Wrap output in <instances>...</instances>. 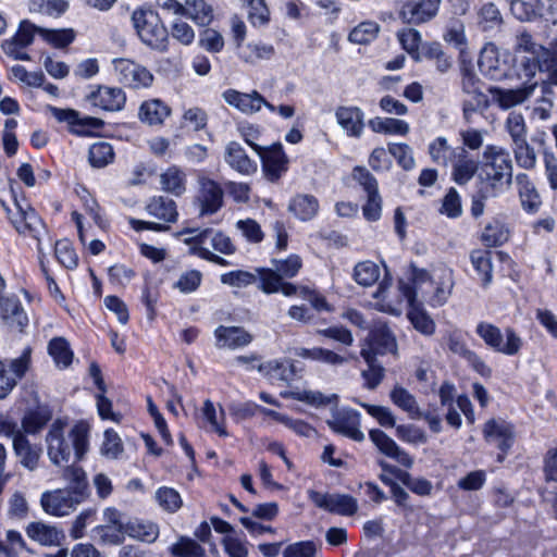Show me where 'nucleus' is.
I'll return each instance as SVG.
<instances>
[{"instance_id":"obj_34","label":"nucleus","mask_w":557,"mask_h":557,"mask_svg":"<svg viewBox=\"0 0 557 557\" xmlns=\"http://www.w3.org/2000/svg\"><path fill=\"white\" fill-rule=\"evenodd\" d=\"M448 348L451 352L459 355L467 360V362L482 376L491 375V368L474 351L468 349L466 344L458 336H449Z\"/></svg>"},{"instance_id":"obj_50","label":"nucleus","mask_w":557,"mask_h":557,"mask_svg":"<svg viewBox=\"0 0 557 557\" xmlns=\"http://www.w3.org/2000/svg\"><path fill=\"white\" fill-rule=\"evenodd\" d=\"M63 476L70 484L67 490H71L84 500L87 497L88 490L85 471L81 467L70 466L65 468Z\"/></svg>"},{"instance_id":"obj_52","label":"nucleus","mask_w":557,"mask_h":557,"mask_svg":"<svg viewBox=\"0 0 557 557\" xmlns=\"http://www.w3.org/2000/svg\"><path fill=\"white\" fill-rule=\"evenodd\" d=\"M262 412L269 417H272L277 422L284 424L288 429L293 430L298 435L310 437L315 433V430L310 424L302 420L292 419L285 414L267 408H262Z\"/></svg>"},{"instance_id":"obj_59","label":"nucleus","mask_w":557,"mask_h":557,"mask_svg":"<svg viewBox=\"0 0 557 557\" xmlns=\"http://www.w3.org/2000/svg\"><path fill=\"white\" fill-rule=\"evenodd\" d=\"M398 40L403 48L417 62L421 61V53L419 46L421 44V35L414 28H406L397 34Z\"/></svg>"},{"instance_id":"obj_5","label":"nucleus","mask_w":557,"mask_h":557,"mask_svg":"<svg viewBox=\"0 0 557 557\" xmlns=\"http://www.w3.org/2000/svg\"><path fill=\"white\" fill-rule=\"evenodd\" d=\"M131 20L143 44L160 52L168 50L169 33L158 13L149 9H137Z\"/></svg>"},{"instance_id":"obj_20","label":"nucleus","mask_w":557,"mask_h":557,"mask_svg":"<svg viewBox=\"0 0 557 557\" xmlns=\"http://www.w3.org/2000/svg\"><path fill=\"white\" fill-rule=\"evenodd\" d=\"M50 110L59 122H66L71 131L77 135H90L92 129L103 125L102 120L91 116L79 117L78 112L72 109L51 108Z\"/></svg>"},{"instance_id":"obj_55","label":"nucleus","mask_w":557,"mask_h":557,"mask_svg":"<svg viewBox=\"0 0 557 557\" xmlns=\"http://www.w3.org/2000/svg\"><path fill=\"white\" fill-rule=\"evenodd\" d=\"M48 350L58 367L66 368L72 363L73 352L63 337L51 339Z\"/></svg>"},{"instance_id":"obj_2","label":"nucleus","mask_w":557,"mask_h":557,"mask_svg":"<svg viewBox=\"0 0 557 557\" xmlns=\"http://www.w3.org/2000/svg\"><path fill=\"white\" fill-rule=\"evenodd\" d=\"M1 206L5 210L11 223L20 234L29 235L38 242L39 261L41 270L46 276L49 290L53 295L60 294V289L55 281L48 274V271L44 264L45 255L42 252L40 242L41 235L46 233V227L42 220L33 208H30L28 205L23 207L16 199L13 201L14 210L8 207L4 201H1Z\"/></svg>"},{"instance_id":"obj_3","label":"nucleus","mask_w":557,"mask_h":557,"mask_svg":"<svg viewBox=\"0 0 557 557\" xmlns=\"http://www.w3.org/2000/svg\"><path fill=\"white\" fill-rule=\"evenodd\" d=\"M407 284L417 290V298L433 307L442 306L451 293L453 273L448 269H443L436 276L431 277L425 270L411 265L410 283Z\"/></svg>"},{"instance_id":"obj_56","label":"nucleus","mask_w":557,"mask_h":557,"mask_svg":"<svg viewBox=\"0 0 557 557\" xmlns=\"http://www.w3.org/2000/svg\"><path fill=\"white\" fill-rule=\"evenodd\" d=\"M471 262L478 273L482 276L484 286L492 282V260L491 251L488 250H473L470 256Z\"/></svg>"},{"instance_id":"obj_24","label":"nucleus","mask_w":557,"mask_h":557,"mask_svg":"<svg viewBox=\"0 0 557 557\" xmlns=\"http://www.w3.org/2000/svg\"><path fill=\"white\" fill-rule=\"evenodd\" d=\"M369 437L377 449L385 456L395 459L401 466L411 468L413 465L412 457L403 450L396 442L379 429L371 430Z\"/></svg>"},{"instance_id":"obj_51","label":"nucleus","mask_w":557,"mask_h":557,"mask_svg":"<svg viewBox=\"0 0 557 557\" xmlns=\"http://www.w3.org/2000/svg\"><path fill=\"white\" fill-rule=\"evenodd\" d=\"M185 7L187 9L185 16L191 18L196 24L207 26L211 23L213 9L205 0H187Z\"/></svg>"},{"instance_id":"obj_14","label":"nucleus","mask_w":557,"mask_h":557,"mask_svg":"<svg viewBox=\"0 0 557 557\" xmlns=\"http://www.w3.org/2000/svg\"><path fill=\"white\" fill-rule=\"evenodd\" d=\"M483 436L488 444L495 445L502 451L497 461L503 462L515 441L513 426L505 420L491 419L484 424Z\"/></svg>"},{"instance_id":"obj_36","label":"nucleus","mask_w":557,"mask_h":557,"mask_svg":"<svg viewBox=\"0 0 557 557\" xmlns=\"http://www.w3.org/2000/svg\"><path fill=\"white\" fill-rule=\"evenodd\" d=\"M161 189L176 197L186 191V173L178 166H169L160 174Z\"/></svg>"},{"instance_id":"obj_42","label":"nucleus","mask_w":557,"mask_h":557,"mask_svg":"<svg viewBox=\"0 0 557 557\" xmlns=\"http://www.w3.org/2000/svg\"><path fill=\"white\" fill-rule=\"evenodd\" d=\"M389 397L393 404L406 411L410 418L420 419L422 417V411H420L416 397L405 387L400 385L394 386Z\"/></svg>"},{"instance_id":"obj_4","label":"nucleus","mask_w":557,"mask_h":557,"mask_svg":"<svg viewBox=\"0 0 557 557\" xmlns=\"http://www.w3.org/2000/svg\"><path fill=\"white\" fill-rule=\"evenodd\" d=\"M512 160L507 149L487 145L483 151L482 177L493 190L512 184Z\"/></svg>"},{"instance_id":"obj_22","label":"nucleus","mask_w":557,"mask_h":557,"mask_svg":"<svg viewBox=\"0 0 557 557\" xmlns=\"http://www.w3.org/2000/svg\"><path fill=\"white\" fill-rule=\"evenodd\" d=\"M335 119L343 132L354 138H359L364 129V114L360 108L339 106L335 110Z\"/></svg>"},{"instance_id":"obj_64","label":"nucleus","mask_w":557,"mask_h":557,"mask_svg":"<svg viewBox=\"0 0 557 557\" xmlns=\"http://www.w3.org/2000/svg\"><path fill=\"white\" fill-rule=\"evenodd\" d=\"M481 239L487 247L500 246L508 239V231L499 222L490 223L484 227Z\"/></svg>"},{"instance_id":"obj_29","label":"nucleus","mask_w":557,"mask_h":557,"mask_svg":"<svg viewBox=\"0 0 557 557\" xmlns=\"http://www.w3.org/2000/svg\"><path fill=\"white\" fill-rule=\"evenodd\" d=\"M515 181L523 210L528 213L537 212L542 205V200L529 175L525 173H519L516 175Z\"/></svg>"},{"instance_id":"obj_54","label":"nucleus","mask_w":557,"mask_h":557,"mask_svg":"<svg viewBox=\"0 0 557 557\" xmlns=\"http://www.w3.org/2000/svg\"><path fill=\"white\" fill-rule=\"evenodd\" d=\"M89 162L94 168H104L114 159L112 146L107 141H98L89 148Z\"/></svg>"},{"instance_id":"obj_25","label":"nucleus","mask_w":557,"mask_h":557,"mask_svg":"<svg viewBox=\"0 0 557 557\" xmlns=\"http://www.w3.org/2000/svg\"><path fill=\"white\" fill-rule=\"evenodd\" d=\"M361 350H370V354L376 358L377 356H383L388 352L395 354L397 344L391 330L385 325H380L371 331L369 343L367 347H362Z\"/></svg>"},{"instance_id":"obj_15","label":"nucleus","mask_w":557,"mask_h":557,"mask_svg":"<svg viewBox=\"0 0 557 557\" xmlns=\"http://www.w3.org/2000/svg\"><path fill=\"white\" fill-rule=\"evenodd\" d=\"M478 65L481 73L493 81H502L507 77L509 65L503 58L499 49L492 42H487L481 49Z\"/></svg>"},{"instance_id":"obj_8","label":"nucleus","mask_w":557,"mask_h":557,"mask_svg":"<svg viewBox=\"0 0 557 557\" xmlns=\"http://www.w3.org/2000/svg\"><path fill=\"white\" fill-rule=\"evenodd\" d=\"M198 190L194 198V205L199 210V215H212L224 205V190L214 180L200 175L198 177Z\"/></svg>"},{"instance_id":"obj_49","label":"nucleus","mask_w":557,"mask_h":557,"mask_svg":"<svg viewBox=\"0 0 557 557\" xmlns=\"http://www.w3.org/2000/svg\"><path fill=\"white\" fill-rule=\"evenodd\" d=\"M274 55V47L268 44H247L239 52V58L249 64H256L260 60H269Z\"/></svg>"},{"instance_id":"obj_28","label":"nucleus","mask_w":557,"mask_h":557,"mask_svg":"<svg viewBox=\"0 0 557 557\" xmlns=\"http://www.w3.org/2000/svg\"><path fill=\"white\" fill-rule=\"evenodd\" d=\"M258 371L268 376L270 380H278L285 383H290L298 376V369L292 360H272L265 363L258 364Z\"/></svg>"},{"instance_id":"obj_19","label":"nucleus","mask_w":557,"mask_h":557,"mask_svg":"<svg viewBox=\"0 0 557 557\" xmlns=\"http://www.w3.org/2000/svg\"><path fill=\"white\" fill-rule=\"evenodd\" d=\"M30 348L24 349L18 358L11 360L10 369L5 364L0 366V399L5 398L17 381L21 380L29 368Z\"/></svg>"},{"instance_id":"obj_63","label":"nucleus","mask_w":557,"mask_h":557,"mask_svg":"<svg viewBox=\"0 0 557 557\" xmlns=\"http://www.w3.org/2000/svg\"><path fill=\"white\" fill-rule=\"evenodd\" d=\"M38 34L55 48H64L69 46L75 38L73 29H47L38 28Z\"/></svg>"},{"instance_id":"obj_37","label":"nucleus","mask_w":557,"mask_h":557,"mask_svg":"<svg viewBox=\"0 0 557 557\" xmlns=\"http://www.w3.org/2000/svg\"><path fill=\"white\" fill-rule=\"evenodd\" d=\"M186 233H195V235L193 237L187 238L185 240L186 244L194 245L191 250L195 255L199 256L200 258H202L207 261L213 262L219 265H227L228 264V262L224 258L213 253L207 247L203 246L207 240V237L211 234L210 228H206L202 231L190 230V231H186Z\"/></svg>"},{"instance_id":"obj_10","label":"nucleus","mask_w":557,"mask_h":557,"mask_svg":"<svg viewBox=\"0 0 557 557\" xmlns=\"http://www.w3.org/2000/svg\"><path fill=\"white\" fill-rule=\"evenodd\" d=\"M116 79L126 87H148L153 81L152 74L143 65L129 59L113 60Z\"/></svg>"},{"instance_id":"obj_47","label":"nucleus","mask_w":557,"mask_h":557,"mask_svg":"<svg viewBox=\"0 0 557 557\" xmlns=\"http://www.w3.org/2000/svg\"><path fill=\"white\" fill-rule=\"evenodd\" d=\"M370 128L375 133L407 135L409 125L403 120L392 117H374L369 121Z\"/></svg>"},{"instance_id":"obj_58","label":"nucleus","mask_w":557,"mask_h":557,"mask_svg":"<svg viewBox=\"0 0 557 557\" xmlns=\"http://www.w3.org/2000/svg\"><path fill=\"white\" fill-rule=\"evenodd\" d=\"M94 537L106 545H120L124 542L126 527L98 525L92 530Z\"/></svg>"},{"instance_id":"obj_6","label":"nucleus","mask_w":557,"mask_h":557,"mask_svg":"<svg viewBox=\"0 0 557 557\" xmlns=\"http://www.w3.org/2000/svg\"><path fill=\"white\" fill-rule=\"evenodd\" d=\"M0 434L12 438V446L20 463L29 471L37 469L41 456V447L32 444L17 431V422L10 417H0Z\"/></svg>"},{"instance_id":"obj_17","label":"nucleus","mask_w":557,"mask_h":557,"mask_svg":"<svg viewBox=\"0 0 557 557\" xmlns=\"http://www.w3.org/2000/svg\"><path fill=\"white\" fill-rule=\"evenodd\" d=\"M222 98L228 106L236 108L244 114L257 113L261 110L262 106L271 112L275 111V107L256 90L246 94L235 89H227L222 94Z\"/></svg>"},{"instance_id":"obj_7","label":"nucleus","mask_w":557,"mask_h":557,"mask_svg":"<svg viewBox=\"0 0 557 557\" xmlns=\"http://www.w3.org/2000/svg\"><path fill=\"white\" fill-rule=\"evenodd\" d=\"M475 332L486 346L506 356H516L523 345L522 338L511 327L505 329L503 333L498 326L492 323L480 322Z\"/></svg>"},{"instance_id":"obj_30","label":"nucleus","mask_w":557,"mask_h":557,"mask_svg":"<svg viewBox=\"0 0 557 557\" xmlns=\"http://www.w3.org/2000/svg\"><path fill=\"white\" fill-rule=\"evenodd\" d=\"M51 418L52 413L47 407L28 410L23 416L21 425L17 424V431L26 437L28 435H36L44 430Z\"/></svg>"},{"instance_id":"obj_18","label":"nucleus","mask_w":557,"mask_h":557,"mask_svg":"<svg viewBox=\"0 0 557 557\" xmlns=\"http://www.w3.org/2000/svg\"><path fill=\"white\" fill-rule=\"evenodd\" d=\"M265 177L271 182H276L288 169V158L283 150L281 143L273 144L270 147H263L258 152Z\"/></svg>"},{"instance_id":"obj_1","label":"nucleus","mask_w":557,"mask_h":557,"mask_svg":"<svg viewBox=\"0 0 557 557\" xmlns=\"http://www.w3.org/2000/svg\"><path fill=\"white\" fill-rule=\"evenodd\" d=\"M65 423L54 421L47 435V455L50 461L57 466L69 462L72 451L75 459L82 460L88 450V428L84 423L75 424L67 437L64 436Z\"/></svg>"},{"instance_id":"obj_62","label":"nucleus","mask_w":557,"mask_h":557,"mask_svg":"<svg viewBox=\"0 0 557 557\" xmlns=\"http://www.w3.org/2000/svg\"><path fill=\"white\" fill-rule=\"evenodd\" d=\"M380 26L375 22H363L356 26L349 34V40L358 45H367L373 41L379 33Z\"/></svg>"},{"instance_id":"obj_21","label":"nucleus","mask_w":557,"mask_h":557,"mask_svg":"<svg viewBox=\"0 0 557 557\" xmlns=\"http://www.w3.org/2000/svg\"><path fill=\"white\" fill-rule=\"evenodd\" d=\"M442 0H410L400 11L401 17L410 24H421L432 20L438 11Z\"/></svg>"},{"instance_id":"obj_16","label":"nucleus","mask_w":557,"mask_h":557,"mask_svg":"<svg viewBox=\"0 0 557 557\" xmlns=\"http://www.w3.org/2000/svg\"><path fill=\"white\" fill-rule=\"evenodd\" d=\"M38 28L29 21H22L15 35L2 42L1 47L4 53L14 60H30L29 54L24 49L32 45L35 34H38Z\"/></svg>"},{"instance_id":"obj_9","label":"nucleus","mask_w":557,"mask_h":557,"mask_svg":"<svg viewBox=\"0 0 557 557\" xmlns=\"http://www.w3.org/2000/svg\"><path fill=\"white\" fill-rule=\"evenodd\" d=\"M83 502L81 496L75 495L71 490L59 488L47 491L41 494L40 505L42 510L51 516H66Z\"/></svg>"},{"instance_id":"obj_38","label":"nucleus","mask_w":557,"mask_h":557,"mask_svg":"<svg viewBox=\"0 0 557 557\" xmlns=\"http://www.w3.org/2000/svg\"><path fill=\"white\" fill-rule=\"evenodd\" d=\"M461 89L475 106L487 103L488 99L482 91V82L469 66L461 67Z\"/></svg>"},{"instance_id":"obj_60","label":"nucleus","mask_w":557,"mask_h":557,"mask_svg":"<svg viewBox=\"0 0 557 557\" xmlns=\"http://www.w3.org/2000/svg\"><path fill=\"white\" fill-rule=\"evenodd\" d=\"M176 557H206V550L196 541L182 536L170 548Z\"/></svg>"},{"instance_id":"obj_53","label":"nucleus","mask_w":557,"mask_h":557,"mask_svg":"<svg viewBox=\"0 0 557 557\" xmlns=\"http://www.w3.org/2000/svg\"><path fill=\"white\" fill-rule=\"evenodd\" d=\"M478 24L484 32L500 27L503 16L493 2H487L480 8L478 12Z\"/></svg>"},{"instance_id":"obj_33","label":"nucleus","mask_w":557,"mask_h":557,"mask_svg":"<svg viewBox=\"0 0 557 557\" xmlns=\"http://www.w3.org/2000/svg\"><path fill=\"white\" fill-rule=\"evenodd\" d=\"M288 211L300 221H309L317 215L319 201L313 195L297 194L290 199Z\"/></svg>"},{"instance_id":"obj_46","label":"nucleus","mask_w":557,"mask_h":557,"mask_svg":"<svg viewBox=\"0 0 557 557\" xmlns=\"http://www.w3.org/2000/svg\"><path fill=\"white\" fill-rule=\"evenodd\" d=\"M429 154L434 163L448 166L456 158V150L445 137H437L429 145Z\"/></svg>"},{"instance_id":"obj_13","label":"nucleus","mask_w":557,"mask_h":557,"mask_svg":"<svg viewBox=\"0 0 557 557\" xmlns=\"http://www.w3.org/2000/svg\"><path fill=\"white\" fill-rule=\"evenodd\" d=\"M326 423L335 433L342 434L355 442H362L364 440V434L360 430V413L354 409H334L332 418Z\"/></svg>"},{"instance_id":"obj_61","label":"nucleus","mask_w":557,"mask_h":557,"mask_svg":"<svg viewBox=\"0 0 557 557\" xmlns=\"http://www.w3.org/2000/svg\"><path fill=\"white\" fill-rule=\"evenodd\" d=\"M380 276L379 267L372 261L359 262L354 270L355 281L362 286L373 285Z\"/></svg>"},{"instance_id":"obj_11","label":"nucleus","mask_w":557,"mask_h":557,"mask_svg":"<svg viewBox=\"0 0 557 557\" xmlns=\"http://www.w3.org/2000/svg\"><path fill=\"white\" fill-rule=\"evenodd\" d=\"M399 289L408 301L409 311L407 315L413 327L423 335H432L435 332V322L426 313L419 298H417V290L403 281L399 282Z\"/></svg>"},{"instance_id":"obj_45","label":"nucleus","mask_w":557,"mask_h":557,"mask_svg":"<svg viewBox=\"0 0 557 557\" xmlns=\"http://www.w3.org/2000/svg\"><path fill=\"white\" fill-rule=\"evenodd\" d=\"M425 59L434 63L436 70L444 74L453 66V60L447 55L438 42H431L423 47L421 60Z\"/></svg>"},{"instance_id":"obj_40","label":"nucleus","mask_w":557,"mask_h":557,"mask_svg":"<svg viewBox=\"0 0 557 557\" xmlns=\"http://www.w3.org/2000/svg\"><path fill=\"white\" fill-rule=\"evenodd\" d=\"M147 211L166 223H174L178 215L175 201L164 196L153 197L147 206Z\"/></svg>"},{"instance_id":"obj_39","label":"nucleus","mask_w":557,"mask_h":557,"mask_svg":"<svg viewBox=\"0 0 557 557\" xmlns=\"http://www.w3.org/2000/svg\"><path fill=\"white\" fill-rule=\"evenodd\" d=\"M171 110L159 99L145 101L139 108V119L149 125H159L169 116Z\"/></svg>"},{"instance_id":"obj_26","label":"nucleus","mask_w":557,"mask_h":557,"mask_svg":"<svg viewBox=\"0 0 557 557\" xmlns=\"http://www.w3.org/2000/svg\"><path fill=\"white\" fill-rule=\"evenodd\" d=\"M214 335L219 348L236 349L249 345L252 341V335L238 326L220 325L215 329Z\"/></svg>"},{"instance_id":"obj_27","label":"nucleus","mask_w":557,"mask_h":557,"mask_svg":"<svg viewBox=\"0 0 557 557\" xmlns=\"http://www.w3.org/2000/svg\"><path fill=\"white\" fill-rule=\"evenodd\" d=\"M225 162L243 175H251L257 172L258 165L251 160L240 144L231 141L225 148Z\"/></svg>"},{"instance_id":"obj_41","label":"nucleus","mask_w":557,"mask_h":557,"mask_svg":"<svg viewBox=\"0 0 557 557\" xmlns=\"http://www.w3.org/2000/svg\"><path fill=\"white\" fill-rule=\"evenodd\" d=\"M511 14L521 22H531L540 17L544 4L541 0H508Z\"/></svg>"},{"instance_id":"obj_44","label":"nucleus","mask_w":557,"mask_h":557,"mask_svg":"<svg viewBox=\"0 0 557 557\" xmlns=\"http://www.w3.org/2000/svg\"><path fill=\"white\" fill-rule=\"evenodd\" d=\"M126 534L145 543H153L159 536V527L151 521L135 520L126 523Z\"/></svg>"},{"instance_id":"obj_43","label":"nucleus","mask_w":557,"mask_h":557,"mask_svg":"<svg viewBox=\"0 0 557 557\" xmlns=\"http://www.w3.org/2000/svg\"><path fill=\"white\" fill-rule=\"evenodd\" d=\"M370 350H361L360 355L368 364V369L361 372L364 379V386L368 389H375L385 376V369L379 362L377 358L370 354Z\"/></svg>"},{"instance_id":"obj_12","label":"nucleus","mask_w":557,"mask_h":557,"mask_svg":"<svg viewBox=\"0 0 557 557\" xmlns=\"http://www.w3.org/2000/svg\"><path fill=\"white\" fill-rule=\"evenodd\" d=\"M309 498L317 507L341 516H354L358 510L357 499L348 494L309 491Z\"/></svg>"},{"instance_id":"obj_57","label":"nucleus","mask_w":557,"mask_h":557,"mask_svg":"<svg viewBox=\"0 0 557 557\" xmlns=\"http://www.w3.org/2000/svg\"><path fill=\"white\" fill-rule=\"evenodd\" d=\"M517 164L524 170H532L536 164V153L527 139L512 144Z\"/></svg>"},{"instance_id":"obj_23","label":"nucleus","mask_w":557,"mask_h":557,"mask_svg":"<svg viewBox=\"0 0 557 557\" xmlns=\"http://www.w3.org/2000/svg\"><path fill=\"white\" fill-rule=\"evenodd\" d=\"M87 100L94 107L104 111H119L125 104V94L121 88L98 86L87 96Z\"/></svg>"},{"instance_id":"obj_35","label":"nucleus","mask_w":557,"mask_h":557,"mask_svg":"<svg viewBox=\"0 0 557 557\" xmlns=\"http://www.w3.org/2000/svg\"><path fill=\"white\" fill-rule=\"evenodd\" d=\"M0 315L10 326L22 329L27 324V317L16 297H1Z\"/></svg>"},{"instance_id":"obj_32","label":"nucleus","mask_w":557,"mask_h":557,"mask_svg":"<svg viewBox=\"0 0 557 557\" xmlns=\"http://www.w3.org/2000/svg\"><path fill=\"white\" fill-rule=\"evenodd\" d=\"M26 534L33 541L46 546L59 545L64 537L62 531L57 527L41 521L29 523L26 528Z\"/></svg>"},{"instance_id":"obj_31","label":"nucleus","mask_w":557,"mask_h":557,"mask_svg":"<svg viewBox=\"0 0 557 557\" xmlns=\"http://www.w3.org/2000/svg\"><path fill=\"white\" fill-rule=\"evenodd\" d=\"M535 85L525 86L518 89L491 88L490 91L494 101L504 110L524 102L533 92Z\"/></svg>"},{"instance_id":"obj_48","label":"nucleus","mask_w":557,"mask_h":557,"mask_svg":"<svg viewBox=\"0 0 557 557\" xmlns=\"http://www.w3.org/2000/svg\"><path fill=\"white\" fill-rule=\"evenodd\" d=\"M283 398H293L314 407H322L337 400V395L325 396L318 391L282 392Z\"/></svg>"}]
</instances>
